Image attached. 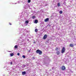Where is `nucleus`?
I'll list each match as a JSON object with an SVG mask.
<instances>
[{"label": "nucleus", "instance_id": "nucleus-1", "mask_svg": "<svg viewBox=\"0 0 76 76\" xmlns=\"http://www.w3.org/2000/svg\"><path fill=\"white\" fill-rule=\"evenodd\" d=\"M36 53L37 54H39V55H41L42 54V52L38 49L36 50Z\"/></svg>", "mask_w": 76, "mask_h": 76}, {"label": "nucleus", "instance_id": "nucleus-2", "mask_svg": "<svg viewBox=\"0 0 76 76\" xmlns=\"http://www.w3.org/2000/svg\"><path fill=\"white\" fill-rule=\"evenodd\" d=\"M65 48L64 47H63L62 50H61V53H63L64 52H65Z\"/></svg>", "mask_w": 76, "mask_h": 76}, {"label": "nucleus", "instance_id": "nucleus-3", "mask_svg": "<svg viewBox=\"0 0 76 76\" xmlns=\"http://www.w3.org/2000/svg\"><path fill=\"white\" fill-rule=\"evenodd\" d=\"M47 38V35L45 34L43 36V39H46Z\"/></svg>", "mask_w": 76, "mask_h": 76}, {"label": "nucleus", "instance_id": "nucleus-4", "mask_svg": "<svg viewBox=\"0 0 76 76\" xmlns=\"http://www.w3.org/2000/svg\"><path fill=\"white\" fill-rule=\"evenodd\" d=\"M61 70H64L66 69V67L64 66H63L61 67Z\"/></svg>", "mask_w": 76, "mask_h": 76}, {"label": "nucleus", "instance_id": "nucleus-5", "mask_svg": "<svg viewBox=\"0 0 76 76\" xmlns=\"http://www.w3.org/2000/svg\"><path fill=\"white\" fill-rule=\"evenodd\" d=\"M48 20H49V18H47L46 19H45V22H48Z\"/></svg>", "mask_w": 76, "mask_h": 76}, {"label": "nucleus", "instance_id": "nucleus-6", "mask_svg": "<svg viewBox=\"0 0 76 76\" xmlns=\"http://www.w3.org/2000/svg\"><path fill=\"white\" fill-rule=\"evenodd\" d=\"M56 53H57V55H59L60 54V51H58L56 52Z\"/></svg>", "mask_w": 76, "mask_h": 76}, {"label": "nucleus", "instance_id": "nucleus-7", "mask_svg": "<svg viewBox=\"0 0 76 76\" xmlns=\"http://www.w3.org/2000/svg\"><path fill=\"white\" fill-rule=\"evenodd\" d=\"M69 46L70 47H72L73 48V47H74V45H73L72 44H71L69 45Z\"/></svg>", "mask_w": 76, "mask_h": 76}, {"label": "nucleus", "instance_id": "nucleus-8", "mask_svg": "<svg viewBox=\"0 0 76 76\" xmlns=\"http://www.w3.org/2000/svg\"><path fill=\"white\" fill-rule=\"evenodd\" d=\"M22 75H26V72L25 71L23 72L22 73Z\"/></svg>", "mask_w": 76, "mask_h": 76}, {"label": "nucleus", "instance_id": "nucleus-9", "mask_svg": "<svg viewBox=\"0 0 76 76\" xmlns=\"http://www.w3.org/2000/svg\"><path fill=\"white\" fill-rule=\"evenodd\" d=\"M29 23V21L26 20L25 21V23L27 24Z\"/></svg>", "mask_w": 76, "mask_h": 76}, {"label": "nucleus", "instance_id": "nucleus-10", "mask_svg": "<svg viewBox=\"0 0 76 76\" xmlns=\"http://www.w3.org/2000/svg\"><path fill=\"white\" fill-rule=\"evenodd\" d=\"M38 21L37 20H35L34 21V22L36 23H38Z\"/></svg>", "mask_w": 76, "mask_h": 76}, {"label": "nucleus", "instance_id": "nucleus-11", "mask_svg": "<svg viewBox=\"0 0 76 76\" xmlns=\"http://www.w3.org/2000/svg\"><path fill=\"white\" fill-rule=\"evenodd\" d=\"M38 30L37 28H36L35 30V32H38Z\"/></svg>", "mask_w": 76, "mask_h": 76}, {"label": "nucleus", "instance_id": "nucleus-12", "mask_svg": "<svg viewBox=\"0 0 76 76\" xmlns=\"http://www.w3.org/2000/svg\"><path fill=\"white\" fill-rule=\"evenodd\" d=\"M59 13L60 14H62V13H63V11H60L59 12Z\"/></svg>", "mask_w": 76, "mask_h": 76}, {"label": "nucleus", "instance_id": "nucleus-13", "mask_svg": "<svg viewBox=\"0 0 76 76\" xmlns=\"http://www.w3.org/2000/svg\"><path fill=\"white\" fill-rule=\"evenodd\" d=\"M13 55H14V54L13 53H12L10 54V56L11 57H12V56H13Z\"/></svg>", "mask_w": 76, "mask_h": 76}, {"label": "nucleus", "instance_id": "nucleus-14", "mask_svg": "<svg viewBox=\"0 0 76 76\" xmlns=\"http://www.w3.org/2000/svg\"><path fill=\"white\" fill-rule=\"evenodd\" d=\"M58 7H59L60 6V3H58Z\"/></svg>", "mask_w": 76, "mask_h": 76}, {"label": "nucleus", "instance_id": "nucleus-15", "mask_svg": "<svg viewBox=\"0 0 76 76\" xmlns=\"http://www.w3.org/2000/svg\"><path fill=\"white\" fill-rule=\"evenodd\" d=\"M55 50L56 51H58V48H56Z\"/></svg>", "mask_w": 76, "mask_h": 76}, {"label": "nucleus", "instance_id": "nucleus-16", "mask_svg": "<svg viewBox=\"0 0 76 76\" xmlns=\"http://www.w3.org/2000/svg\"><path fill=\"white\" fill-rule=\"evenodd\" d=\"M15 48H18V45H16L15 46Z\"/></svg>", "mask_w": 76, "mask_h": 76}, {"label": "nucleus", "instance_id": "nucleus-17", "mask_svg": "<svg viewBox=\"0 0 76 76\" xmlns=\"http://www.w3.org/2000/svg\"><path fill=\"white\" fill-rule=\"evenodd\" d=\"M22 57H23V58H25L26 57V56H25L24 55Z\"/></svg>", "mask_w": 76, "mask_h": 76}, {"label": "nucleus", "instance_id": "nucleus-18", "mask_svg": "<svg viewBox=\"0 0 76 76\" xmlns=\"http://www.w3.org/2000/svg\"><path fill=\"white\" fill-rule=\"evenodd\" d=\"M36 17H35V16H33L32 17V19H35V18Z\"/></svg>", "mask_w": 76, "mask_h": 76}, {"label": "nucleus", "instance_id": "nucleus-19", "mask_svg": "<svg viewBox=\"0 0 76 76\" xmlns=\"http://www.w3.org/2000/svg\"><path fill=\"white\" fill-rule=\"evenodd\" d=\"M31 2V0H28V3H29Z\"/></svg>", "mask_w": 76, "mask_h": 76}, {"label": "nucleus", "instance_id": "nucleus-20", "mask_svg": "<svg viewBox=\"0 0 76 76\" xmlns=\"http://www.w3.org/2000/svg\"><path fill=\"white\" fill-rule=\"evenodd\" d=\"M18 56H19L20 55V53H18L17 54Z\"/></svg>", "mask_w": 76, "mask_h": 76}, {"label": "nucleus", "instance_id": "nucleus-21", "mask_svg": "<svg viewBox=\"0 0 76 76\" xmlns=\"http://www.w3.org/2000/svg\"><path fill=\"white\" fill-rule=\"evenodd\" d=\"M10 64L11 65H12V61H11L10 62Z\"/></svg>", "mask_w": 76, "mask_h": 76}, {"label": "nucleus", "instance_id": "nucleus-22", "mask_svg": "<svg viewBox=\"0 0 76 76\" xmlns=\"http://www.w3.org/2000/svg\"><path fill=\"white\" fill-rule=\"evenodd\" d=\"M9 24L10 25H12V24H11L10 23H9Z\"/></svg>", "mask_w": 76, "mask_h": 76}, {"label": "nucleus", "instance_id": "nucleus-23", "mask_svg": "<svg viewBox=\"0 0 76 76\" xmlns=\"http://www.w3.org/2000/svg\"><path fill=\"white\" fill-rule=\"evenodd\" d=\"M34 44H35V42H34Z\"/></svg>", "mask_w": 76, "mask_h": 76}, {"label": "nucleus", "instance_id": "nucleus-24", "mask_svg": "<svg viewBox=\"0 0 76 76\" xmlns=\"http://www.w3.org/2000/svg\"><path fill=\"white\" fill-rule=\"evenodd\" d=\"M29 40H28V41H29Z\"/></svg>", "mask_w": 76, "mask_h": 76}, {"label": "nucleus", "instance_id": "nucleus-25", "mask_svg": "<svg viewBox=\"0 0 76 76\" xmlns=\"http://www.w3.org/2000/svg\"><path fill=\"white\" fill-rule=\"evenodd\" d=\"M29 40H28V41H29Z\"/></svg>", "mask_w": 76, "mask_h": 76}]
</instances>
